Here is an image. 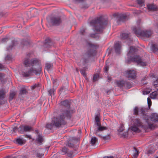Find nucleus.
I'll use <instances>...</instances> for the list:
<instances>
[{
	"mask_svg": "<svg viewBox=\"0 0 158 158\" xmlns=\"http://www.w3.org/2000/svg\"><path fill=\"white\" fill-rule=\"evenodd\" d=\"M15 94L16 93L15 91H13L10 92L9 97L10 100H12L13 99Z\"/></svg>",
	"mask_w": 158,
	"mask_h": 158,
	"instance_id": "26",
	"label": "nucleus"
},
{
	"mask_svg": "<svg viewBox=\"0 0 158 158\" xmlns=\"http://www.w3.org/2000/svg\"><path fill=\"white\" fill-rule=\"evenodd\" d=\"M149 119V122L151 123H152L154 125V127L152 128H151L152 129L155 127V125H154L151 122V121L154 122H156L158 121V115L156 114H152L150 118V119Z\"/></svg>",
	"mask_w": 158,
	"mask_h": 158,
	"instance_id": "12",
	"label": "nucleus"
},
{
	"mask_svg": "<svg viewBox=\"0 0 158 158\" xmlns=\"http://www.w3.org/2000/svg\"><path fill=\"white\" fill-rule=\"evenodd\" d=\"M116 84L120 88L124 87L126 89H129L131 87V85L129 82L124 81H118L116 82Z\"/></svg>",
	"mask_w": 158,
	"mask_h": 158,
	"instance_id": "8",
	"label": "nucleus"
},
{
	"mask_svg": "<svg viewBox=\"0 0 158 158\" xmlns=\"http://www.w3.org/2000/svg\"><path fill=\"white\" fill-rule=\"evenodd\" d=\"M54 92H55V90L54 89H50L48 91L49 94L51 96H52V95H54Z\"/></svg>",
	"mask_w": 158,
	"mask_h": 158,
	"instance_id": "37",
	"label": "nucleus"
},
{
	"mask_svg": "<svg viewBox=\"0 0 158 158\" xmlns=\"http://www.w3.org/2000/svg\"><path fill=\"white\" fill-rule=\"evenodd\" d=\"M80 72L84 76H86V74L85 71L83 69H81L80 70Z\"/></svg>",
	"mask_w": 158,
	"mask_h": 158,
	"instance_id": "43",
	"label": "nucleus"
},
{
	"mask_svg": "<svg viewBox=\"0 0 158 158\" xmlns=\"http://www.w3.org/2000/svg\"><path fill=\"white\" fill-rule=\"evenodd\" d=\"M3 67V65L2 64H0V69H2Z\"/></svg>",
	"mask_w": 158,
	"mask_h": 158,
	"instance_id": "56",
	"label": "nucleus"
},
{
	"mask_svg": "<svg viewBox=\"0 0 158 158\" xmlns=\"http://www.w3.org/2000/svg\"><path fill=\"white\" fill-rule=\"evenodd\" d=\"M146 79V77H144L143 79V80H145Z\"/></svg>",
	"mask_w": 158,
	"mask_h": 158,
	"instance_id": "59",
	"label": "nucleus"
},
{
	"mask_svg": "<svg viewBox=\"0 0 158 158\" xmlns=\"http://www.w3.org/2000/svg\"><path fill=\"white\" fill-rule=\"evenodd\" d=\"M7 40V38H3L2 39V41L4 42L6 41Z\"/></svg>",
	"mask_w": 158,
	"mask_h": 158,
	"instance_id": "52",
	"label": "nucleus"
},
{
	"mask_svg": "<svg viewBox=\"0 0 158 158\" xmlns=\"http://www.w3.org/2000/svg\"><path fill=\"white\" fill-rule=\"evenodd\" d=\"M2 74L0 73V77H2Z\"/></svg>",
	"mask_w": 158,
	"mask_h": 158,
	"instance_id": "60",
	"label": "nucleus"
},
{
	"mask_svg": "<svg viewBox=\"0 0 158 158\" xmlns=\"http://www.w3.org/2000/svg\"><path fill=\"white\" fill-rule=\"evenodd\" d=\"M134 150L133 156L134 158H137L139 154V151H138L137 149L135 148H134Z\"/></svg>",
	"mask_w": 158,
	"mask_h": 158,
	"instance_id": "23",
	"label": "nucleus"
},
{
	"mask_svg": "<svg viewBox=\"0 0 158 158\" xmlns=\"http://www.w3.org/2000/svg\"><path fill=\"white\" fill-rule=\"evenodd\" d=\"M112 80L111 77H108V81L109 82L110 81Z\"/></svg>",
	"mask_w": 158,
	"mask_h": 158,
	"instance_id": "50",
	"label": "nucleus"
},
{
	"mask_svg": "<svg viewBox=\"0 0 158 158\" xmlns=\"http://www.w3.org/2000/svg\"><path fill=\"white\" fill-rule=\"evenodd\" d=\"M135 123L137 127L141 126L142 125L140 120L138 119L135 120Z\"/></svg>",
	"mask_w": 158,
	"mask_h": 158,
	"instance_id": "28",
	"label": "nucleus"
},
{
	"mask_svg": "<svg viewBox=\"0 0 158 158\" xmlns=\"http://www.w3.org/2000/svg\"><path fill=\"white\" fill-rule=\"evenodd\" d=\"M21 128L25 132H29L33 130L31 127L27 125L22 126Z\"/></svg>",
	"mask_w": 158,
	"mask_h": 158,
	"instance_id": "15",
	"label": "nucleus"
},
{
	"mask_svg": "<svg viewBox=\"0 0 158 158\" xmlns=\"http://www.w3.org/2000/svg\"><path fill=\"white\" fill-rule=\"evenodd\" d=\"M26 90L25 89L22 88L20 91V94H26Z\"/></svg>",
	"mask_w": 158,
	"mask_h": 158,
	"instance_id": "33",
	"label": "nucleus"
},
{
	"mask_svg": "<svg viewBox=\"0 0 158 158\" xmlns=\"http://www.w3.org/2000/svg\"><path fill=\"white\" fill-rule=\"evenodd\" d=\"M96 125L98 126L97 128H95L94 129V130L96 133L98 132L102 131L107 129L106 127L101 126L100 123H97Z\"/></svg>",
	"mask_w": 158,
	"mask_h": 158,
	"instance_id": "13",
	"label": "nucleus"
},
{
	"mask_svg": "<svg viewBox=\"0 0 158 158\" xmlns=\"http://www.w3.org/2000/svg\"><path fill=\"white\" fill-rule=\"evenodd\" d=\"M114 47L115 52L118 54H120L121 51V43L118 42L114 44Z\"/></svg>",
	"mask_w": 158,
	"mask_h": 158,
	"instance_id": "11",
	"label": "nucleus"
},
{
	"mask_svg": "<svg viewBox=\"0 0 158 158\" xmlns=\"http://www.w3.org/2000/svg\"><path fill=\"white\" fill-rule=\"evenodd\" d=\"M36 140L39 143H42L43 141V139L42 136L40 135H38L36 139Z\"/></svg>",
	"mask_w": 158,
	"mask_h": 158,
	"instance_id": "18",
	"label": "nucleus"
},
{
	"mask_svg": "<svg viewBox=\"0 0 158 158\" xmlns=\"http://www.w3.org/2000/svg\"><path fill=\"white\" fill-rule=\"evenodd\" d=\"M43 155H44V154H43L42 153H41V154H40L39 153L37 154V156L39 157H41Z\"/></svg>",
	"mask_w": 158,
	"mask_h": 158,
	"instance_id": "49",
	"label": "nucleus"
},
{
	"mask_svg": "<svg viewBox=\"0 0 158 158\" xmlns=\"http://www.w3.org/2000/svg\"><path fill=\"white\" fill-rule=\"evenodd\" d=\"M147 109L145 108H141L139 111L141 112V113L145 116L144 117V120L147 124L146 125L149 128H152L154 127V125L152 124L149 122V117L148 116L146 115L145 114V113L147 111Z\"/></svg>",
	"mask_w": 158,
	"mask_h": 158,
	"instance_id": "7",
	"label": "nucleus"
},
{
	"mask_svg": "<svg viewBox=\"0 0 158 158\" xmlns=\"http://www.w3.org/2000/svg\"><path fill=\"white\" fill-rule=\"evenodd\" d=\"M127 135V132H125L123 134V136L125 137V136H126V135Z\"/></svg>",
	"mask_w": 158,
	"mask_h": 158,
	"instance_id": "55",
	"label": "nucleus"
},
{
	"mask_svg": "<svg viewBox=\"0 0 158 158\" xmlns=\"http://www.w3.org/2000/svg\"><path fill=\"white\" fill-rule=\"evenodd\" d=\"M147 6L148 9L151 10L155 11L157 9V6L153 4H148Z\"/></svg>",
	"mask_w": 158,
	"mask_h": 158,
	"instance_id": "17",
	"label": "nucleus"
},
{
	"mask_svg": "<svg viewBox=\"0 0 158 158\" xmlns=\"http://www.w3.org/2000/svg\"><path fill=\"white\" fill-rule=\"evenodd\" d=\"M76 1L79 2H82L83 1V0H76Z\"/></svg>",
	"mask_w": 158,
	"mask_h": 158,
	"instance_id": "58",
	"label": "nucleus"
},
{
	"mask_svg": "<svg viewBox=\"0 0 158 158\" xmlns=\"http://www.w3.org/2000/svg\"><path fill=\"white\" fill-rule=\"evenodd\" d=\"M103 158H113V157L112 156H105L103 157Z\"/></svg>",
	"mask_w": 158,
	"mask_h": 158,
	"instance_id": "53",
	"label": "nucleus"
},
{
	"mask_svg": "<svg viewBox=\"0 0 158 158\" xmlns=\"http://www.w3.org/2000/svg\"><path fill=\"white\" fill-rule=\"evenodd\" d=\"M6 92L3 89H0V100H2L5 98Z\"/></svg>",
	"mask_w": 158,
	"mask_h": 158,
	"instance_id": "16",
	"label": "nucleus"
},
{
	"mask_svg": "<svg viewBox=\"0 0 158 158\" xmlns=\"http://www.w3.org/2000/svg\"><path fill=\"white\" fill-rule=\"evenodd\" d=\"M95 34H91L90 35V36L92 37H94Z\"/></svg>",
	"mask_w": 158,
	"mask_h": 158,
	"instance_id": "57",
	"label": "nucleus"
},
{
	"mask_svg": "<svg viewBox=\"0 0 158 158\" xmlns=\"http://www.w3.org/2000/svg\"><path fill=\"white\" fill-rule=\"evenodd\" d=\"M137 3L139 5H141L143 3V1L142 0H137Z\"/></svg>",
	"mask_w": 158,
	"mask_h": 158,
	"instance_id": "47",
	"label": "nucleus"
},
{
	"mask_svg": "<svg viewBox=\"0 0 158 158\" xmlns=\"http://www.w3.org/2000/svg\"><path fill=\"white\" fill-rule=\"evenodd\" d=\"M46 127L47 129H51L52 127V125L50 124H48L46 125Z\"/></svg>",
	"mask_w": 158,
	"mask_h": 158,
	"instance_id": "41",
	"label": "nucleus"
},
{
	"mask_svg": "<svg viewBox=\"0 0 158 158\" xmlns=\"http://www.w3.org/2000/svg\"><path fill=\"white\" fill-rule=\"evenodd\" d=\"M85 30L84 29L81 30L80 31V33L82 35H84L85 34Z\"/></svg>",
	"mask_w": 158,
	"mask_h": 158,
	"instance_id": "46",
	"label": "nucleus"
},
{
	"mask_svg": "<svg viewBox=\"0 0 158 158\" xmlns=\"http://www.w3.org/2000/svg\"><path fill=\"white\" fill-rule=\"evenodd\" d=\"M68 146L70 148H73L74 147V145L71 143H69L68 144Z\"/></svg>",
	"mask_w": 158,
	"mask_h": 158,
	"instance_id": "44",
	"label": "nucleus"
},
{
	"mask_svg": "<svg viewBox=\"0 0 158 158\" xmlns=\"http://www.w3.org/2000/svg\"><path fill=\"white\" fill-rule=\"evenodd\" d=\"M131 130L135 132H139L140 131V130L138 128L136 127L135 126H133L131 127Z\"/></svg>",
	"mask_w": 158,
	"mask_h": 158,
	"instance_id": "25",
	"label": "nucleus"
},
{
	"mask_svg": "<svg viewBox=\"0 0 158 158\" xmlns=\"http://www.w3.org/2000/svg\"><path fill=\"white\" fill-rule=\"evenodd\" d=\"M148 103L149 108H150V106L152 104V102L151 99L148 98L147 99Z\"/></svg>",
	"mask_w": 158,
	"mask_h": 158,
	"instance_id": "40",
	"label": "nucleus"
},
{
	"mask_svg": "<svg viewBox=\"0 0 158 158\" xmlns=\"http://www.w3.org/2000/svg\"><path fill=\"white\" fill-rule=\"evenodd\" d=\"M140 22H141V21L140 20H138L137 22V24H138V25H139L140 23Z\"/></svg>",
	"mask_w": 158,
	"mask_h": 158,
	"instance_id": "54",
	"label": "nucleus"
},
{
	"mask_svg": "<svg viewBox=\"0 0 158 158\" xmlns=\"http://www.w3.org/2000/svg\"><path fill=\"white\" fill-rule=\"evenodd\" d=\"M97 140V138L95 137H93L92 138L90 141V143L92 145H94L96 143Z\"/></svg>",
	"mask_w": 158,
	"mask_h": 158,
	"instance_id": "27",
	"label": "nucleus"
},
{
	"mask_svg": "<svg viewBox=\"0 0 158 158\" xmlns=\"http://www.w3.org/2000/svg\"><path fill=\"white\" fill-rule=\"evenodd\" d=\"M129 36V34L126 33H123L121 35V38L123 39H125L127 38Z\"/></svg>",
	"mask_w": 158,
	"mask_h": 158,
	"instance_id": "24",
	"label": "nucleus"
},
{
	"mask_svg": "<svg viewBox=\"0 0 158 158\" xmlns=\"http://www.w3.org/2000/svg\"><path fill=\"white\" fill-rule=\"evenodd\" d=\"M16 142L20 145H22L25 142V141L22 138H19L16 140Z\"/></svg>",
	"mask_w": 158,
	"mask_h": 158,
	"instance_id": "19",
	"label": "nucleus"
},
{
	"mask_svg": "<svg viewBox=\"0 0 158 158\" xmlns=\"http://www.w3.org/2000/svg\"><path fill=\"white\" fill-rule=\"evenodd\" d=\"M100 114L98 113L95 115V121L96 122V124L97 123H99V122L100 121Z\"/></svg>",
	"mask_w": 158,
	"mask_h": 158,
	"instance_id": "21",
	"label": "nucleus"
},
{
	"mask_svg": "<svg viewBox=\"0 0 158 158\" xmlns=\"http://www.w3.org/2000/svg\"><path fill=\"white\" fill-rule=\"evenodd\" d=\"M125 75L129 79H134L135 77L136 73L134 70H129L125 71Z\"/></svg>",
	"mask_w": 158,
	"mask_h": 158,
	"instance_id": "10",
	"label": "nucleus"
},
{
	"mask_svg": "<svg viewBox=\"0 0 158 158\" xmlns=\"http://www.w3.org/2000/svg\"><path fill=\"white\" fill-rule=\"evenodd\" d=\"M8 56H7L6 57V59H8Z\"/></svg>",
	"mask_w": 158,
	"mask_h": 158,
	"instance_id": "61",
	"label": "nucleus"
},
{
	"mask_svg": "<svg viewBox=\"0 0 158 158\" xmlns=\"http://www.w3.org/2000/svg\"><path fill=\"white\" fill-rule=\"evenodd\" d=\"M132 30L135 35L138 37H143L144 38H148L151 36L152 32L150 30L142 31L140 28L133 27Z\"/></svg>",
	"mask_w": 158,
	"mask_h": 158,
	"instance_id": "5",
	"label": "nucleus"
},
{
	"mask_svg": "<svg viewBox=\"0 0 158 158\" xmlns=\"http://www.w3.org/2000/svg\"><path fill=\"white\" fill-rule=\"evenodd\" d=\"M60 103L62 106L61 114L58 117L54 118L52 119L53 125L57 127L65 124V117H70L73 112V110H70V103L69 100H66L62 101Z\"/></svg>",
	"mask_w": 158,
	"mask_h": 158,
	"instance_id": "2",
	"label": "nucleus"
},
{
	"mask_svg": "<svg viewBox=\"0 0 158 158\" xmlns=\"http://www.w3.org/2000/svg\"><path fill=\"white\" fill-rule=\"evenodd\" d=\"M156 158H158V156L156 157Z\"/></svg>",
	"mask_w": 158,
	"mask_h": 158,
	"instance_id": "64",
	"label": "nucleus"
},
{
	"mask_svg": "<svg viewBox=\"0 0 158 158\" xmlns=\"http://www.w3.org/2000/svg\"><path fill=\"white\" fill-rule=\"evenodd\" d=\"M61 19L60 16H54L51 18L50 22L53 25H58L61 22Z\"/></svg>",
	"mask_w": 158,
	"mask_h": 158,
	"instance_id": "9",
	"label": "nucleus"
},
{
	"mask_svg": "<svg viewBox=\"0 0 158 158\" xmlns=\"http://www.w3.org/2000/svg\"><path fill=\"white\" fill-rule=\"evenodd\" d=\"M109 65H107V64H106V65L104 66V71L106 73H107L109 70Z\"/></svg>",
	"mask_w": 158,
	"mask_h": 158,
	"instance_id": "39",
	"label": "nucleus"
},
{
	"mask_svg": "<svg viewBox=\"0 0 158 158\" xmlns=\"http://www.w3.org/2000/svg\"><path fill=\"white\" fill-rule=\"evenodd\" d=\"M61 151L64 154H67V156L69 157L72 156L73 154V152H68V149L66 147H64L62 148L61 149Z\"/></svg>",
	"mask_w": 158,
	"mask_h": 158,
	"instance_id": "14",
	"label": "nucleus"
},
{
	"mask_svg": "<svg viewBox=\"0 0 158 158\" xmlns=\"http://www.w3.org/2000/svg\"><path fill=\"white\" fill-rule=\"evenodd\" d=\"M26 137L27 138H29L30 139H31V135H26Z\"/></svg>",
	"mask_w": 158,
	"mask_h": 158,
	"instance_id": "51",
	"label": "nucleus"
},
{
	"mask_svg": "<svg viewBox=\"0 0 158 158\" xmlns=\"http://www.w3.org/2000/svg\"><path fill=\"white\" fill-rule=\"evenodd\" d=\"M150 97L151 98L155 99L158 98V94L156 92H153L150 94Z\"/></svg>",
	"mask_w": 158,
	"mask_h": 158,
	"instance_id": "20",
	"label": "nucleus"
},
{
	"mask_svg": "<svg viewBox=\"0 0 158 158\" xmlns=\"http://www.w3.org/2000/svg\"><path fill=\"white\" fill-rule=\"evenodd\" d=\"M119 17L120 18V20L122 21L125 20L126 18V15L124 14L120 15L119 16Z\"/></svg>",
	"mask_w": 158,
	"mask_h": 158,
	"instance_id": "29",
	"label": "nucleus"
},
{
	"mask_svg": "<svg viewBox=\"0 0 158 158\" xmlns=\"http://www.w3.org/2000/svg\"><path fill=\"white\" fill-rule=\"evenodd\" d=\"M136 51V49L135 47L131 46L130 47V50L128 52L127 56L129 60L128 62L130 61L135 62L137 64L141 66H145L147 63L139 55H135V52Z\"/></svg>",
	"mask_w": 158,
	"mask_h": 158,
	"instance_id": "3",
	"label": "nucleus"
},
{
	"mask_svg": "<svg viewBox=\"0 0 158 158\" xmlns=\"http://www.w3.org/2000/svg\"><path fill=\"white\" fill-rule=\"evenodd\" d=\"M88 45L89 47L91 48H93L94 47V45L90 43H88Z\"/></svg>",
	"mask_w": 158,
	"mask_h": 158,
	"instance_id": "48",
	"label": "nucleus"
},
{
	"mask_svg": "<svg viewBox=\"0 0 158 158\" xmlns=\"http://www.w3.org/2000/svg\"><path fill=\"white\" fill-rule=\"evenodd\" d=\"M99 136L100 137H101V138L102 137L103 138V139H104V140H108L110 138L109 135H106L105 136H104L103 137H102L101 135H99Z\"/></svg>",
	"mask_w": 158,
	"mask_h": 158,
	"instance_id": "35",
	"label": "nucleus"
},
{
	"mask_svg": "<svg viewBox=\"0 0 158 158\" xmlns=\"http://www.w3.org/2000/svg\"><path fill=\"white\" fill-rule=\"evenodd\" d=\"M139 109L138 107H136L134 110V114L135 115H137L138 113Z\"/></svg>",
	"mask_w": 158,
	"mask_h": 158,
	"instance_id": "34",
	"label": "nucleus"
},
{
	"mask_svg": "<svg viewBox=\"0 0 158 158\" xmlns=\"http://www.w3.org/2000/svg\"><path fill=\"white\" fill-rule=\"evenodd\" d=\"M1 100H0V105L1 104Z\"/></svg>",
	"mask_w": 158,
	"mask_h": 158,
	"instance_id": "63",
	"label": "nucleus"
},
{
	"mask_svg": "<svg viewBox=\"0 0 158 158\" xmlns=\"http://www.w3.org/2000/svg\"><path fill=\"white\" fill-rule=\"evenodd\" d=\"M25 67H30L28 69H24L22 74L24 77H27L35 74H40L42 66L40 62L36 59L25 58L23 61Z\"/></svg>",
	"mask_w": 158,
	"mask_h": 158,
	"instance_id": "1",
	"label": "nucleus"
},
{
	"mask_svg": "<svg viewBox=\"0 0 158 158\" xmlns=\"http://www.w3.org/2000/svg\"><path fill=\"white\" fill-rule=\"evenodd\" d=\"M154 86L156 87L158 85V80H156V81H154Z\"/></svg>",
	"mask_w": 158,
	"mask_h": 158,
	"instance_id": "45",
	"label": "nucleus"
},
{
	"mask_svg": "<svg viewBox=\"0 0 158 158\" xmlns=\"http://www.w3.org/2000/svg\"><path fill=\"white\" fill-rule=\"evenodd\" d=\"M124 130V126L123 124H121L119 129L118 130V131L119 132H121L123 131Z\"/></svg>",
	"mask_w": 158,
	"mask_h": 158,
	"instance_id": "36",
	"label": "nucleus"
},
{
	"mask_svg": "<svg viewBox=\"0 0 158 158\" xmlns=\"http://www.w3.org/2000/svg\"><path fill=\"white\" fill-rule=\"evenodd\" d=\"M94 53H95L94 51L90 49L85 54L83 55L82 58L81 60V62L84 65L87 63L88 62L89 58L92 56H94Z\"/></svg>",
	"mask_w": 158,
	"mask_h": 158,
	"instance_id": "6",
	"label": "nucleus"
},
{
	"mask_svg": "<svg viewBox=\"0 0 158 158\" xmlns=\"http://www.w3.org/2000/svg\"><path fill=\"white\" fill-rule=\"evenodd\" d=\"M98 77V74H95L94 76L93 81H96Z\"/></svg>",
	"mask_w": 158,
	"mask_h": 158,
	"instance_id": "42",
	"label": "nucleus"
},
{
	"mask_svg": "<svg viewBox=\"0 0 158 158\" xmlns=\"http://www.w3.org/2000/svg\"><path fill=\"white\" fill-rule=\"evenodd\" d=\"M152 48L153 51H158V45L156 44H153L152 45Z\"/></svg>",
	"mask_w": 158,
	"mask_h": 158,
	"instance_id": "22",
	"label": "nucleus"
},
{
	"mask_svg": "<svg viewBox=\"0 0 158 158\" xmlns=\"http://www.w3.org/2000/svg\"><path fill=\"white\" fill-rule=\"evenodd\" d=\"M107 24V21L104 20L102 17L93 19L90 22V25L94 27V31L100 33L102 32L104 27Z\"/></svg>",
	"mask_w": 158,
	"mask_h": 158,
	"instance_id": "4",
	"label": "nucleus"
},
{
	"mask_svg": "<svg viewBox=\"0 0 158 158\" xmlns=\"http://www.w3.org/2000/svg\"><path fill=\"white\" fill-rule=\"evenodd\" d=\"M39 85L40 84L39 83L37 84L36 83L31 86V89H35V88L38 87Z\"/></svg>",
	"mask_w": 158,
	"mask_h": 158,
	"instance_id": "38",
	"label": "nucleus"
},
{
	"mask_svg": "<svg viewBox=\"0 0 158 158\" xmlns=\"http://www.w3.org/2000/svg\"><path fill=\"white\" fill-rule=\"evenodd\" d=\"M149 93V92H147V93H146V94H148Z\"/></svg>",
	"mask_w": 158,
	"mask_h": 158,
	"instance_id": "62",
	"label": "nucleus"
},
{
	"mask_svg": "<svg viewBox=\"0 0 158 158\" xmlns=\"http://www.w3.org/2000/svg\"><path fill=\"white\" fill-rule=\"evenodd\" d=\"M52 44V43L51 42H47L46 40H45V42L44 44V46L45 47H50V46H51V45Z\"/></svg>",
	"mask_w": 158,
	"mask_h": 158,
	"instance_id": "31",
	"label": "nucleus"
},
{
	"mask_svg": "<svg viewBox=\"0 0 158 158\" xmlns=\"http://www.w3.org/2000/svg\"><path fill=\"white\" fill-rule=\"evenodd\" d=\"M51 79L53 82V84L54 86H57L58 85V83L57 80L56 79H54L53 77L51 78Z\"/></svg>",
	"mask_w": 158,
	"mask_h": 158,
	"instance_id": "30",
	"label": "nucleus"
},
{
	"mask_svg": "<svg viewBox=\"0 0 158 158\" xmlns=\"http://www.w3.org/2000/svg\"><path fill=\"white\" fill-rule=\"evenodd\" d=\"M52 65V64L47 63L46 64V68L48 71V70L51 68Z\"/></svg>",
	"mask_w": 158,
	"mask_h": 158,
	"instance_id": "32",
	"label": "nucleus"
}]
</instances>
